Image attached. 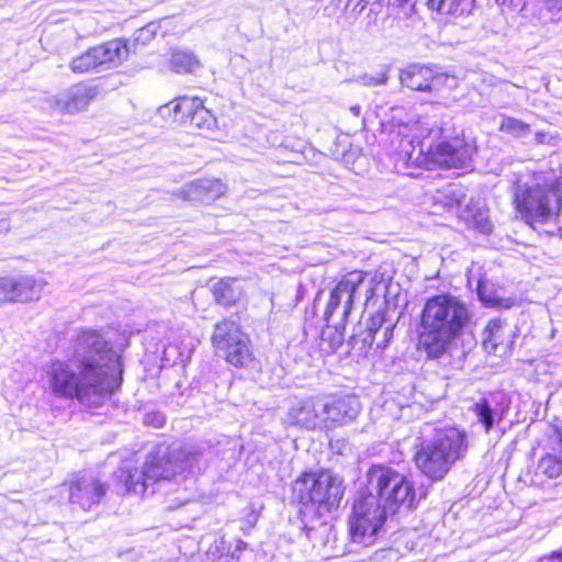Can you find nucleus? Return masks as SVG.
I'll return each instance as SVG.
<instances>
[{"instance_id":"nucleus-36","label":"nucleus","mask_w":562,"mask_h":562,"mask_svg":"<svg viewBox=\"0 0 562 562\" xmlns=\"http://www.w3.org/2000/svg\"><path fill=\"white\" fill-rule=\"evenodd\" d=\"M393 329L394 324L392 322H387L386 325L383 327V329L380 333V336L375 339L376 348L378 349H384L390 340L393 337Z\"/></svg>"},{"instance_id":"nucleus-21","label":"nucleus","mask_w":562,"mask_h":562,"mask_svg":"<svg viewBox=\"0 0 562 562\" xmlns=\"http://www.w3.org/2000/svg\"><path fill=\"white\" fill-rule=\"evenodd\" d=\"M470 411L486 434L504 418V409L498 407V402L493 396L481 397L471 406Z\"/></svg>"},{"instance_id":"nucleus-5","label":"nucleus","mask_w":562,"mask_h":562,"mask_svg":"<svg viewBox=\"0 0 562 562\" xmlns=\"http://www.w3.org/2000/svg\"><path fill=\"white\" fill-rule=\"evenodd\" d=\"M414 139L417 145L413 147L409 158L417 151L415 160L420 164L436 165L443 168H467L471 165L476 153L475 142L471 138L453 137L438 140L442 134V127H429L428 123L418 122L415 126Z\"/></svg>"},{"instance_id":"nucleus-17","label":"nucleus","mask_w":562,"mask_h":562,"mask_svg":"<svg viewBox=\"0 0 562 562\" xmlns=\"http://www.w3.org/2000/svg\"><path fill=\"white\" fill-rule=\"evenodd\" d=\"M400 80L402 86L411 90L431 92L440 88L445 77L428 67L412 65L402 71Z\"/></svg>"},{"instance_id":"nucleus-37","label":"nucleus","mask_w":562,"mask_h":562,"mask_svg":"<svg viewBox=\"0 0 562 562\" xmlns=\"http://www.w3.org/2000/svg\"><path fill=\"white\" fill-rule=\"evenodd\" d=\"M542 3L543 10L551 14V20H559V14L562 12V0H539Z\"/></svg>"},{"instance_id":"nucleus-7","label":"nucleus","mask_w":562,"mask_h":562,"mask_svg":"<svg viewBox=\"0 0 562 562\" xmlns=\"http://www.w3.org/2000/svg\"><path fill=\"white\" fill-rule=\"evenodd\" d=\"M376 283L373 278L368 279V273L350 271L330 291L329 300L324 313L328 330H335L333 341L340 345L344 340L346 321L352 308L353 302L361 297L367 304L374 295Z\"/></svg>"},{"instance_id":"nucleus-39","label":"nucleus","mask_w":562,"mask_h":562,"mask_svg":"<svg viewBox=\"0 0 562 562\" xmlns=\"http://www.w3.org/2000/svg\"><path fill=\"white\" fill-rule=\"evenodd\" d=\"M369 3L370 0H349V7L353 5L352 11L357 13H361Z\"/></svg>"},{"instance_id":"nucleus-18","label":"nucleus","mask_w":562,"mask_h":562,"mask_svg":"<svg viewBox=\"0 0 562 562\" xmlns=\"http://www.w3.org/2000/svg\"><path fill=\"white\" fill-rule=\"evenodd\" d=\"M225 192V186L217 179H200L186 184L181 191V198L190 201L211 202Z\"/></svg>"},{"instance_id":"nucleus-47","label":"nucleus","mask_w":562,"mask_h":562,"mask_svg":"<svg viewBox=\"0 0 562 562\" xmlns=\"http://www.w3.org/2000/svg\"><path fill=\"white\" fill-rule=\"evenodd\" d=\"M145 423H149V416L146 417Z\"/></svg>"},{"instance_id":"nucleus-6","label":"nucleus","mask_w":562,"mask_h":562,"mask_svg":"<svg viewBox=\"0 0 562 562\" xmlns=\"http://www.w3.org/2000/svg\"><path fill=\"white\" fill-rule=\"evenodd\" d=\"M45 372L52 393L59 397L77 398L86 405L99 406L112 392L111 381H101L98 373H91L76 360L53 361Z\"/></svg>"},{"instance_id":"nucleus-4","label":"nucleus","mask_w":562,"mask_h":562,"mask_svg":"<svg viewBox=\"0 0 562 562\" xmlns=\"http://www.w3.org/2000/svg\"><path fill=\"white\" fill-rule=\"evenodd\" d=\"M415 443L417 468L429 479L439 481L452 464L464 457L468 449L467 435L457 428L435 429L425 425Z\"/></svg>"},{"instance_id":"nucleus-33","label":"nucleus","mask_w":562,"mask_h":562,"mask_svg":"<svg viewBox=\"0 0 562 562\" xmlns=\"http://www.w3.org/2000/svg\"><path fill=\"white\" fill-rule=\"evenodd\" d=\"M499 131L514 137H525L529 135L530 126L518 119L503 116L499 124Z\"/></svg>"},{"instance_id":"nucleus-2","label":"nucleus","mask_w":562,"mask_h":562,"mask_svg":"<svg viewBox=\"0 0 562 562\" xmlns=\"http://www.w3.org/2000/svg\"><path fill=\"white\" fill-rule=\"evenodd\" d=\"M199 456L182 448L157 446L147 453L140 467L126 468L121 471L119 480L127 493L145 495L149 490L165 484L181 485L192 474Z\"/></svg>"},{"instance_id":"nucleus-35","label":"nucleus","mask_w":562,"mask_h":562,"mask_svg":"<svg viewBox=\"0 0 562 562\" xmlns=\"http://www.w3.org/2000/svg\"><path fill=\"white\" fill-rule=\"evenodd\" d=\"M428 5L441 13H452L457 10L458 0H428Z\"/></svg>"},{"instance_id":"nucleus-16","label":"nucleus","mask_w":562,"mask_h":562,"mask_svg":"<svg viewBox=\"0 0 562 562\" xmlns=\"http://www.w3.org/2000/svg\"><path fill=\"white\" fill-rule=\"evenodd\" d=\"M323 400L326 405L324 429H333L351 423L360 413V402L356 396L323 397Z\"/></svg>"},{"instance_id":"nucleus-42","label":"nucleus","mask_w":562,"mask_h":562,"mask_svg":"<svg viewBox=\"0 0 562 562\" xmlns=\"http://www.w3.org/2000/svg\"><path fill=\"white\" fill-rule=\"evenodd\" d=\"M535 138L538 144H543L546 142L547 135L543 132H538L536 133Z\"/></svg>"},{"instance_id":"nucleus-41","label":"nucleus","mask_w":562,"mask_h":562,"mask_svg":"<svg viewBox=\"0 0 562 562\" xmlns=\"http://www.w3.org/2000/svg\"><path fill=\"white\" fill-rule=\"evenodd\" d=\"M246 546H247L246 542L239 540L238 543H237L236 550L232 553V557L236 558V559H239V557L236 554V552L243 550L244 548H246Z\"/></svg>"},{"instance_id":"nucleus-30","label":"nucleus","mask_w":562,"mask_h":562,"mask_svg":"<svg viewBox=\"0 0 562 562\" xmlns=\"http://www.w3.org/2000/svg\"><path fill=\"white\" fill-rule=\"evenodd\" d=\"M70 69L75 74H85L99 68L93 47L71 59Z\"/></svg>"},{"instance_id":"nucleus-14","label":"nucleus","mask_w":562,"mask_h":562,"mask_svg":"<svg viewBox=\"0 0 562 562\" xmlns=\"http://www.w3.org/2000/svg\"><path fill=\"white\" fill-rule=\"evenodd\" d=\"M99 89L95 86L78 83L52 97L49 102L59 113L76 114L85 111L98 97Z\"/></svg>"},{"instance_id":"nucleus-43","label":"nucleus","mask_w":562,"mask_h":562,"mask_svg":"<svg viewBox=\"0 0 562 562\" xmlns=\"http://www.w3.org/2000/svg\"><path fill=\"white\" fill-rule=\"evenodd\" d=\"M155 419H157L156 427H159L162 425L164 418L159 415H155Z\"/></svg>"},{"instance_id":"nucleus-23","label":"nucleus","mask_w":562,"mask_h":562,"mask_svg":"<svg viewBox=\"0 0 562 562\" xmlns=\"http://www.w3.org/2000/svg\"><path fill=\"white\" fill-rule=\"evenodd\" d=\"M503 290L487 279L477 281L476 293L480 301L487 307L509 308L515 305V299L504 297Z\"/></svg>"},{"instance_id":"nucleus-9","label":"nucleus","mask_w":562,"mask_h":562,"mask_svg":"<svg viewBox=\"0 0 562 562\" xmlns=\"http://www.w3.org/2000/svg\"><path fill=\"white\" fill-rule=\"evenodd\" d=\"M76 362L100 375L101 381H111L116 373H121L120 357L100 331L82 329L75 342Z\"/></svg>"},{"instance_id":"nucleus-19","label":"nucleus","mask_w":562,"mask_h":562,"mask_svg":"<svg viewBox=\"0 0 562 562\" xmlns=\"http://www.w3.org/2000/svg\"><path fill=\"white\" fill-rule=\"evenodd\" d=\"M99 68H114L128 58V43L123 40H112L93 47Z\"/></svg>"},{"instance_id":"nucleus-28","label":"nucleus","mask_w":562,"mask_h":562,"mask_svg":"<svg viewBox=\"0 0 562 562\" xmlns=\"http://www.w3.org/2000/svg\"><path fill=\"white\" fill-rule=\"evenodd\" d=\"M461 220L467 223V225L472 226L483 234H488L492 232L493 225L486 215V212L481 209H473L471 205L469 209L462 211Z\"/></svg>"},{"instance_id":"nucleus-24","label":"nucleus","mask_w":562,"mask_h":562,"mask_svg":"<svg viewBox=\"0 0 562 562\" xmlns=\"http://www.w3.org/2000/svg\"><path fill=\"white\" fill-rule=\"evenodd\" d=\"M445 210L461 218L462 211L469 209L470 203L465 190L460 186H449L445 192L435 198Z\"/></svg>"},{"instance_id":"nucleus-11","label":"nucleus","mask_w":562,"mask_h":562,"mask_svg":"<svg viewBox=\"0 0 562 562\" xmlns=\"http://www.w3.org/2000/svg\"><path fill=\"white\" fill-rule=\"evenodd\" d=\"M342 481L330 472L304 473L292 484V496L302 505H315L330 513L339 507L344 496Z\"/></svg>"},{"instance_id":"nucleus-1","label":"nucleus","mask_w":562,"mask_h":562,"mask_svg":"<svg viewBox=\"0 0 562 562\" xmlns=\"http://www.w3.org/2000/svg\"><path fill=\"white\" fill-rule=\"evenodd\" d=\"M472 313L468 304L450 293L436 294L420 314L419 344L431 359L446 355L451 342L468 327Z\"/></svg>"},{"instance_id":"nucleus-15","label":"nucleus","mask_w":562,"mask_h":562,"mask_svg":"<svg viewBox=\"0 0 562 562\" xmlns=\"http://www.w3.org/2000/svg\"><path fill=\"white\" fill-rule=\"evenodd\" d=\"M108 491V485L92 475H82L69 484V502L83 510L99 505Z\"/></svg>"},{"instance_id":"nucleus-31","label":"nucleus","mask_w":562,"mask_h":562,"mask_svg":"<svg viewBox=\"0 0 562 562\" xmlns=\"http://www.w3.org/2000/svg\"><path fill=\"white\" fill-rule=\"evenodd\" d=\"M184 99H187V95L176 98L175 100L160 105L157 110L158 114L165 120L182 123L184 114L182 113V105L184 103Z\"/></svg>"},{"instance_id":"nucleus-8","label":"nucleus","mask_w":562,"mask_h":562,"mask_svg":"<svg viewBox=\"0 0 562 562\" xmlns=\"http://www.w3.org/2000/svg\"><path fill=\"white\" fill-rule=\"evenodd\" d=\"M366 487L390 510L411 509L415 505L414 484L403 473L382 464L372 465L366 475Z\"/></svg>"},{"instance_id":"nucleus-25","label":"nucleus","mask_w":562,"mask_h":562,"mask_svg":"<svg viewBox=\"0 0 562 562\" xmlns=\"http://www.w3.org/2000/svg\"><path fill=\"white\" fill-rule=\"evenodd\" d=\"M215 300L222 305H232L243 295V288L237 279L225 278L212 284Z\"/></svg>"},{"instance_id":"nucleus-27","label":"nucleus","mask_w":562,"mask_h":562,"mask_svg":"<svg viewBox=\"0 0 562 562\" xmlns=\"http://www.w3.org/2000/svg\"><path fill=\"white\" fill-rule=\"evenodd\" d=\"M504 338L505 324L499 318L490 321L482 334L484 349L490 353H495L498 347L503 345Z\"/></svg>"},{"instance_id":"nucleus-32","label":"nucleus","mask_w":562,"mask_h":562,"mask_svg":"<svg viewBox=\"0 0 562 562\" xmlns=\"http://www.w3.org/2000/svg\"><path fill=\"white\" fill-rule=\"evenodd\" d=\"M389 321L385 319L384 314L381 312L375 313L367 324V330L362 341L366 346L372 347L381 330Z\"/></svg>"},{"instance_id":"nucleus-34","label":"nucleus","mask_w":562,"mask_h":562,"mask_svg":"<svg viewBox=\"0 0 562 562\" xmlns=\"http://www.w3.org/2000/svg\"><path fill=\"white\" fill-rule=\"evenodd\" d=\"M14 277L0 278V305L14 303Z\"/></svg>"},{"instance_id":"nucleus-3","label":"nucleus","mask_w":562,"mask_h":562,"mask_svg":"<svg viewBox=\"0 0 562 562\" xmlns=\"http://www.w3.org/2000/svg\"><path fill=\"white\" fill-rule=\"evenodd\" d=\"M514 204L528 224L550 222L562 209V183L549 169L520 171L514 183Z\"/></svg>"},{"instance_id":"nucleus-44","label":"nucleus","mask_w":562,"mask_h":562,"mask_svg":"<svg viewBox=\"0 0 562 562\" xmlns=\"http://www.w3.org/2000/svg\"><path fill=\"white\" fill-rule=\"evenodd\" d=\"M350 111L358 116L360 114V106L356 105L350 109Z\"/></svg>"},{"instance_id":"nucleus-29","label":"nucleus","mask_w":562,"mask_h":562,"mask_svg":"<svg viewBox=\"0 0 562 562\" xmlns=\"http://www.w3.org/2000/svg\"><path fill=\"white\" fill-rule=\"evenodd\" d=\"M562 453V451H561ZM562 473V454L555 456L547 453L542 457L537 465L536 474L543 475L548 479H555Z\"/></svg>"},{"instance_id":"nucleus-22","label":"nucleus","mask_w":562,"mask_h":562,"mask_svg":"<svg viewBox=\"0 0 562 562\" xmlns=\"http://www.w3.org/2000/svg\"><path fill=\"white\" fill-rule=\"evenodd\" d=\"M46 284L44 280L35 279L31 276L14 277V303L38 301Z\"/></svg>"},{"instance_id":"nucleus-45","label":"nucleus","mask_w":562,"mask_h":562,"mask_svg":"<svg viewBox=\"0 0 562 562\" xmlns=\"http://www.w3.org/2000/svg\"><path fill=\"white\" fill-rule=\"evenodd\" d=\"M378 8H381V3H379V2L372 3L371 11L378 12Z\"/></svg>"},{"instance_id":"nucleus-10","label":"nucleus","mask_w":562,"mask_h":562,"mask_svg":"<svg viewBox=\"0 0 562 562\" xmlns=\"http://www.w3.org/2000/svg\"><path fill=\"white\" fill-rule=\"evenodd\" d=\"M389 513L378 495L366 486L361 488L355 497L348 518L351 541L364 547L372 546Z\"/></svg>"},{"instance_id":"nucleus-13","label":"nucleus","mask_w":562,"mask_h":562,"mask_svg":"<svg viewBox=\"0 0 562 562\" xmlns=\"http://www.w3.org/2000/svg\"><path fill=\"white\" fill-rule=\"evenodd\" d=\"M325 407L323 397L296 401L289 408L285 422L306 429H324Z\"/></svg>"},{"instance_id":"nucleus-12","label":"nucleus","mask_w":562,"mask_h":562,"mask_svg":"<svg viewBox=\"0 0 562 562\" xmlns=\"http://www.w3.org/2000/svg\"><path fill=\"white\" fill-rule=\"evenodd\" d=\"M212 344L217 355L235 367H247L254 360L248 337L234 322L217 323Z\"/></svg>"},{"instance_id":"nucleus-26","label":"nucleus","mask_w":562,"mask_h":562,"mask_svg":"<svg viewBox=\"0 0 562 562\" xmlns=\"http://www.w3.org/2000/svg\"><path fill=\"white\" fill-rule=\"evenodd\" d=\"M169 67L177 74H194L200 69L201 63L192 50L172 48L170 50Z\"/></svg>"},{"instance_id":"nucleus-20","label":"nucleus","mask_w":562,"mask_h":562,"mask_svg":"<svg viewBox=\"0 0 562 562\" xmlns=\"http://www.w3.org/2000/svg\"><path fill=\"white\" fill-rule=\"evenodd\" d=\"M182 113H184L182 123L189 122L200 131H211L215 126L216 119L200 98L187 95Z\"/></svg>"},{"instance_id":"nucleus-40","label":"nucleus","mask_w":562,"mask_h":562,"mask_svg":"<svg viewBox=\"0 0 562 562\" xmlns=\"http://www.w3.org/2000/svg\"><path fill=\"white\" fill-rule=\"evenodd\" d=\"M549 562H562V551H555L551 554Z\"/></svg>"},{"instance_id":"nucleus-38","label":"nucleus","mask_w":562,"mask_h":562,"mask_svg":"<svg viewBox=\"0 0 562 562\" xmlns=\"http://www.w3.org/2000/svg\"><path fill=\"white\" fill-rule=\"evenodd\" d=\"M387 82V74L385 71L380 72L376 77L373 76H363L362 83L368 87L382 86Z\"/></svg>"},{"instance_id":"nucleus-46","label":"nucleus","mask_w":562,"mask_h":562,"mask_svg":"<svg viewBox=\"0 0 562 562\" xmlns=\"http://www.w3.org/2000/svg\"><path fill=\"white\" fill-rule=\"evenodd\" d=\"M339 4L344 5L346 9L349 8V0H338Z\"/></svg>"}]
</instances>
